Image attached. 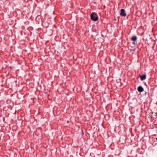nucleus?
Here are the masks:
<instances>
[{"label":"nucleus","mask_w":157,"mask_h":157,"mask_svg":"<svg viewBox=\"0 0 157 157\" xmlns=\"http://www.w3.org/2000/svg\"><path fill=\"white\" fill-rule=\"evenodd\" d=\"M91 19L93 21H96L98 19V16L95 13H93L90 16Z\"/></svg>","instance_id":"1"},{"label":"nucleus","mask_w":157,"mask_h":157,"mask_svg":"<svg viewBox=\"0 0 157 157\" xmlns=\"http://www.w3.org/2000/svg\"><path fill=\"white\" fill-rule=\"evenodd\" d=\"M132 44H134V43L133 42V43H132Z\"/></svg>","instance_id":"6"},{"label":"nucleus","mask_w":157,"mask_h":157,"mask_svg":"<svg viewBox=\"0 0 157 157\" xmlns=\"http://www.w3.org/2000/svg\"><path fill=\"white\" fill-rule=\"evenodd\" d=\"M137 38L136 36H133L131 38V40L134 42L136 40Z\"/></svg>","instance_id":"5"},{"label":"nucleus","mask_w":157,"mask_h":157,"mask_svg":"<svg viewBox=\"0 0 157 157\" xmlns=\"http://www.w3.org/2000/svg\"><path fill=\"white\" fill-rule=\"evenodd\" d=\"M120 15L123 17H125L126 14L125 12V10L123 9H121L120 10Z\"/></svg>","instance_id":"2"},{"label":"nucleus","mask_w":157,"mask_h":157,"mask_svg":"<svg viewBox=\"0 0 157 157\" xmlns=\"http://www.w3.org/2000/svg\"><path fill=\"white\" fill-rule=\"evenodd\" d=\"M138 91L140 92H141L144 91V89L141 86H139L137 88Z\"/></svg>","instance_id":"3"},{"label":"nucleus","mask_w":157,"mask_h":157,"mask_svg":"<svg viewBox=\"0 0 157 157\" xmlns=\"http://www.w3.org/2000/svg\"><path fill=\"white\" fill-rule=\"evenodd\" d=\"M140 79L141 81H143L146 78V75H144L140 76Z\"/></svg>","instance_id":"4"}]
</instances>
